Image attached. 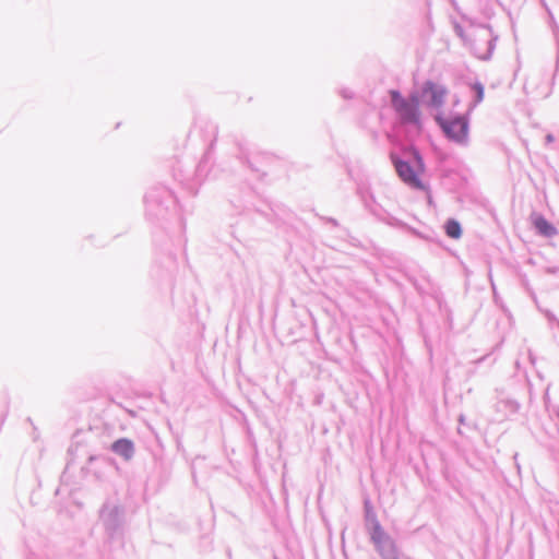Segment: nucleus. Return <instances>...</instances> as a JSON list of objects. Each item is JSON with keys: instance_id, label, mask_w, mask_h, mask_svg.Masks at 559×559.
<instances>
[{"instance_id": "f257e3e1", "label": "nucleus", "mask_w": 559, "mask_h": 559, "mask_svg": "<svg viewBox=\"0 0 559 559\" xmlns=\"http://www.w3.org/2000/svg\"><path fill=\"white\" fill-rule=\"evenodd\" d=\"M392 104L395 110L400 114L403 120L408 122H417L418 121V108L419 100L418 97L413 96L409 100L404 99L399 92H391Z\"/></svg>"}, {"instance_id": "f03ea898", "label": "nucleus", "mask_w": 559, "mask_h": 559, "mask_svg": "<svg viewBox=\"0 0 559 559\" xmlns=\"http://www.w3.org/2000/svg\"><path fill=\"white\" fill-rule=\"evenodd\" d=\"M440 124L448 138L453 141L463 142L467 138L468 121L465 117L440 120Z\"/></svg>"}, {"instance_id": "7ed1b4c3", "label": "nucleus", "mask_w": 559, "mask_h": 559, "mask_svg": "<svg viewBox=\"0 0 559 559\" xmlns=\"http://www.w3.org/2000/svg\"><path fill=\"white\" fill-rule=\"evenodd\" d=\"M393 163L395 166V169L400 176V178L407 185L414 187V188H421L420 179L417 175V173L412 168V166L397 158H393Z\"/></svg>"}, {"instance_id": "20e7f679", "label": "nucleus", "mask_w": 559, "mask_h": 559, "mask_svg": "<svg viewBox=\"0 0 559 559\" xmlns=\"http://www.w3.org/2000/svg\"><path fill=\"white\" fill-rule=\"evenodd\" d=\"M424 93L429 95L432 106L439 107L443 104L447 90L437 83L428 81L424 85Z\"/></svg>"}, {"instance_id": "39448f33", "label": "nucleus", "mask_w": 559, "mask_h": 559, "mask_svg": "<svg viewBox=\"0 0 559 559\" xmlns=\"http://www.w3.org/2000/svg\"><path fill=\"white\" fill-rule=\"evenodd\" d=\"M112 450L118 455L129 460L134 453L133 443L128 439H119L112 444Z\"/></svg>"}, {"instance_id": "423d86ee", "label": "nucleus", "mask_w": 559, "mask_h": 559, "mask_svg": "<svg viewBox=\"0 0 559 559\" xmlns=\"http://www.w3.org/2000/svg\"><path fill=\"white\" fill-rule=\"evenodd\" d=\"M534 226L544 236L551 237L557 234V229L543 216L534 218Z\"/></svg>"}, {"instance_id": "0eeeda50", "label": "nucleus", "mask_w": 559, "mask_h": 559, "mask_svg": "<svg viewBox=\"0 0 559 559\" xmlns=\"http://www.w3.org/2000/svg\"><path fill=\"white\" fill-rule=\"evenodd\" d=\"M383 559H399L394 543L390 539L377 547Z\"/></svg>"}, {"instance_id": "6e6552de", "label": "nucleus", "mask_w": 559, "mask_h": 559, "mask_svg": "<svg viewBox=\"0 0 559 559\" xmlns=\"http://www.w3.org/2000/svg\"><path fill=\"white\" fill-rule=\"evenodd\" d=\"M445 234L453 239H459L462 235L461 225L455 219H449L444 226Z\"/></svg>"}, {"instance_id": "1a4fd4ad", "label": "nucleus", "mask_w": 559, "mask_h": 559, "mask_svg": "<svg viewBox=\"0 0 559 559\" xmlns=\"http://www.w3.org/2000/svg\"><path fill=\"white\" fill-rule=\"evenodd\" d=\"M371 539L376 544L377 547L382 545L383 543L390 540V538L386 536V534L383 532V530L379 525H376L373 527L372 533H371Z\"/></svg>"}, {"instance_id": "9d476101", "label": "nucleus", "mask_w": 559, "mask_h": 559, "mask_svg": "<svg viewBox=\"0 0 559 559\" xmlns=\"http://www.w3.org/2000/svg\"><path fill=\"white\" fill-rule=\"evenodd\" d=\"M473 90L476 93V102L479 103L484 99V87L481 84L476 83L473 85Z\"/></svg>"}, {"instance_id": "9b49d317", "label": "nucleus", "mask_w": 559, "mask_h": 559, "mask_svg": "<svg viewBox=\"0 0 559 559\" xmlns=\"http://www.w3.org/2000/svg\"><path fill=\"white\" fill-rule=\"evenodd\" d=\"M413 155L416 157V159H417V162L419 164V167L421 168L423 165H421V158H420L419 154L416 151H414Z\"/></svg>"}]
</instances>
